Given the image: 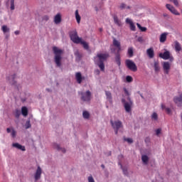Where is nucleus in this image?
I'll return each mask as SVG.
<instances>
[{
    "label": "nucleus",
    "mask_w": 182,
    "mask_h": 182,
    "mask_svg": "<svg viewBox=\"0 0 182 182\" xmlns=\"http://www.w3.org/2000/svg\"><path fill=\"white\" fill-rule=\"evenodd\" d=\"M129 28L132 32H136V26L134 25V23H131V24H129Z\"/></svg>",
    "instance_id": "nucleus-34"
},
{
    "label": "nucleus",
    "mask_w": 182,
    "mask_h": 182,
    "mask_svg": "<svg viewBox=\"0 0 182 182\" xmlns=\"http://www.w3.org/2000/svg\"><path fill=\"white\" fill-rule=\"evenodd\" d=\"M126 80L128 82V83H130L131 82H133V77L130 75H127L126 77Z\"/></svg>",
    "instance_id": "nucleus-37"
},
{
    "label": "nucleus",
    "mask_w": 182,
    "mask_h": 182,
    "mask_svg": "<svg viewBox=\"0 0 182 182\" xmlns=\"http://www.w3.org/2000/svg\"><path fill=\"white\" fill-rule=\"evenodd\" d=\"M105 95L109 103H112L113 98L112 97V92H110L109 91H105Z\"/></svg>",
    "instance_id": "nucleus-20"
},
{
    "label": "nucleus",
    "mask_w": 182,
    "mask_h": 182,
    "mask_svg": "<svg viewBox=\"0 0 182 182\" xmlns=\"http://www.w3.org/2000/svg\"><path fill=\"white\" fill-rule=\"evenodd\" d=\"M11 11H14L15 9V0H11Z\"/></svg>",
    "instance_id": "nucleus-36"
},
{
    "label": "nucleus",
    "mask_w": 182,
    "mask_h": 182,
    "mask_svg": "<svg viewBox=\"0 0 182 182\" xmlns=\"http://www.w3.org/2000/svg\"><path fill=\"white\" fill-rule=\"evenodd\" d=\"M161 109H163V110H166V109H167V107H166V105H161Z\"/></svg>",
    "instance_id": "nucleus-53"
},
{
    "label": "nucleus",
    "mask_w": 182,
    "mask_h": 182,
    "mask_svg": "<svg viewBox=\"0 0 182 182\" xmlns=\"http://www.w3.org/2000/svg\"><path fill=\"white\" fill-rule=\"evenodd\" d=\"M126 22L127 23H129V25H131L132 23H133V21H132V20H130V18H127L126 19Z\"/></svg>",
    "instance_id": "nucleus-48"
},
{
    "label": "nucleus",
    "mask_w": 182,
    "mask_h": 182,
    "mask_svg": "<svg viewBox=\"0 0 182 182\" xmlns=\"http://www.w3.org/2000/svg\"><path fill=\"white\" fill-rule=\"evenodd\" d=\"M146 54L149 59H153L154 58V50L153 48H148L146 50Z\"/></svg>",
    "instance_id": "nucleus-13"
},
{
    "label": "nucleus",
    "mask_w": 182,
    "mask_h": 182,
    "mask_svg": "<svg viewBox=\"0 0 182 182\" xmlns=\"http://www.w3.org/2000/svg\"><path fill=\"white\" fill-rule=\"evenodd\" d=\"M53 52L54 54V62L58 68H60V66H62V55H63V50L60 49L56 46H53Z\"/></svg>",
    "instance_id": "nucleus-2"
},
{
    "label": "nucleus",
    "mask_w": 182,
    "mask_h": 182,
    "mask_svg": "<svg viewBox=\"0 0 182 182\" xmlns=\"http://www.w3.org/2000/svg\"><path fill=\"white\" fill-rule=\"evenodd\" d=\"M151 118L154 119V120H157V119L159 118L158 115H157V113L154 112L152 114Z\"/></svg>",
    "instance_id": "nucleus-40"
},
{
    "label": "nucleus",
    "mask_w": 182,
    "mask_h": 182,
    "mask_svg": "<svg viewBox=\"0 0 182 182\" xmlns=\"http://www.w3.org/2000/svg\"><path fill=\"white\" fill-rule=\"evenodd\" d=\"M159 58L164 59V60H168L169 59L170 62H173V60H174V58L171 56V54H170V51L168 50L159 53Z\"/></svg>",
    "instance_id": "nucleus-7"
},
{
    "label": "nucleus",
    "mask_w": 182,
    "mask_h": 182,
    "mask_svg": "<svg viewBox=\"0 0 182 182\" xmlns=\"http://www.w3.org/2000/svg\"><path fill=\"white\" fill-rule=\"evenodd\" d=\"M154 68L155 72H159L160 70V65H159V61L154 62Z\"/></svg>",
    "instance_id": "nucleus-25"
},
{
    "label": "nucleus",
    "mask_w": 182,
    "mask_h": 182,
    "mask_svg": "<svg viewBox=\"0 0 182 182\" xmlns=\"http://www.w3.org/2000/svg\"><path fill=\"white\" fill-rule=\"evenodd\" d=\"M46 90H47L48 92H50L49 89H46Z\"/></svg>",
    "instance_id": "nucleus-62"
},
{
    "label": "nucleus",
    "mask_w": 182,
    "mask_h": 182,
    "mask_svg": "<svg viewBox=\"0 0 182 182\" xmlns=\"http://www.w3.org/2000/svg\"><path fill=\"white\" fill-rule=\"evenodd\" d=\"M166 8L173 14V15H180V13L177 11V10L174 8V6H171V4H167L166 5Z\"/></svg>",
    "instance_id": "nucleus-11"
},
{
    "label": "nucleus",
    "mask_w": 182,
    "mask_h": 182,
    "mask_svg": "<svg viewBox=\"0 0 182 182\" xmlns=\"http://www.w3.org/2000/svg\"><path fill=\"white\" fill-rule=\"evenodd\" d=\"M15 116L16 119H19V116H21V111L19 109H16Z\"/></svg>",
    "instance_id": "nucleus-38"
},
{
    "label": "nucleus",
    "mask_w": 182,
    "mask_h": 182,
    "mask_svg": "<svg viewBox=\"0 0 182 182\" xmlns=\"http://www.w3.org/2000/svg\"><path fill=\"white\" fill-rule=\"evenodd\" d=\"M43 21H49V16H44L43 18Z\"/></svg>",
    "instance_id": "nucleus-50"
},
{
    "label": "nucleus",
    "mask_w": 182,
    "mask_h": 182,
    "mask_svg": "<svg viewBox=\"0 0 182 182\" xmlns=\"http://www.w3.org/2000/svg\"><path fill=\"white\" fill-rule=\"evenodd\" d=\"M123 90H124L126 96H130V92H129V90H127V89L126 87H124Z\"/></svg>",
    "instance_id": "nucleus-42"
},
{
    "label": "nucleus",
    "mask_w": 182,
    "mask_h": 182,
    "mask_svg": "<svg viewBox=\"0 0 182 182\" xmlns=\"http://www.w3.org/2000/svg\"><path fill=\"white\" fill-rule=\"evenodd\" d=\"M171 68V64H170V63L168 62L163 63V69L166 75H168V73H170Z\"/></svg>",
    "instance_id": "nucleus-9"
},
{
    "label": "nucleus",
    "mask_w": 182,
    "mask_h": 182,
    "mask_svg": "<svg viewBox=\"0 0 182 182\" xmlns=\"http://www.w3.org/2000/svg\"><path fill=\"white\" fill-rule=\"evenodd\" d=\"M120 9H126V4L124 3H122L119 6Z\"/></svg>",
    "instance_id": "nucleus-44"
},
{
    "label": "nucleus",
    "mask_w": 182,
    "mask_h": 182,
    "mask_svg": "<svg viewBox=\"0 0 182 182\" xmlns=\"http://www.w3.org/2000/svg\"><path fill=\"white\" fill-rule=\"evenodd\" d=\"M173 100L178 107H182V94L179 96H175Z\"/></svg>",
    "instance_id": "nucleus-8"
},
{
    "label": "nucleus",
    "mask_w": 182,
    "mask_h": 182,
    "mask_svg": "<svg viewBox=\"0 0 182 182\" xmlns=\"http://www.w3.org/2000/svg\"><path fill=\"white\" fill-rule=\"evenodd\" d=\"M6 132H7V133H11V129H10V128H7V129H6Z\"/></svg>",
    "instance_id": "nucleus-55"
},
{
    "label": "nucleus",
    "mask_w": 182,
    "mask_h": 182,
    "mask_svg": "<svg viewBox=\"0 0 182 182\" xmlns=\"http://www.w3.org/2000/svg\"><path fill=\"white\" fill-rule=\"evenodd\" d=\"M170 2H173L175 6H178V0H169Z\"/></svg>",
    "instance_id": "nucleus-41"
},
{
    "label": "nucleus",
    "mask_w": 182,
    "mask_h": 182,
    "mask_svg": "<svg viewBox=\"0 0 182 182\" xmlns=\"http://www.w3.org/2000/svg\"><path fill=\"white\" fill-rule=\"evenodd\" d=\"M127 9H130V6H126Z\"/></svg>",
    "instance_id": "nucleus-59"
},
{
    "label": "nucleus",
    "mask_w": 182,
    "mask_h": 182,
    "mask_svg": "<svg viewBox=\"0 0 182 182\" xmlns=\"http://www.w3.org/2000/svg\"><path fill=\"white\" fill-rule=\"evenodd\" d=\"M138 42H143V37H139Z\"/></svg>",
    "instance_id": "nucleus-51"
},
{
    "label": "nucleus",
    "mask_w": 182,
    "mask_h": 182,
    "mask_svg": "<svg viewBox=\"0 0 182 182\" xmlns=\"http://www.w3.org/2000/svg\"><path fill=\"white\" fill-rule=\"evenodd\" d=\"M174 43H175V50L176 52H180V50H181V44H180V43H178V41H176Z\"/></svg>",
    "instance_id": "nucleus-22"
},
{
    "label": "nucleus",
    "mask_w": 182,
    "mask_h": 182,
    "mask_svg": "<svg viewBox=\"0 0 182 182\" xmlns=\"http://www.w3.org/2000/svg\"><path fill=\"white\" fill-rule=\"evenodd\" d=\"M114 23H116V25H117L118 26H122V21H120V20H119V18H117V16H114Z\"/></svg>",
    "instance_id": "nucleus-27"
},
{
    "label": "nucleus",
    "mask_w": 182,
    "mask_h": 182,
    "mask_svg": "<svg viewBox=\"0 0 182 182\" xmlns=\"http://www.w3.org/2000/svg\"><path fill=\"white\" fill-rule=\"evenodd\" d=\"M32 127V124H31V120H28L25 124V129L28 130V129H31Z\"/></svg>",
    "instance_id": "nucleus-32"
},
{
    "label": "nucleus",
    "mask_w": 182,
    "mask_h": 182,
    "mask_svg": "<svg viewBox=\"0 0 182 182\" xmlns=\"http://www.w3.org/2000/svg\"><path fill=\"white\" fill-rule=\"evenodd\" d=\"M21 114H23L24 117L28 116V108L26 107H22Z\"/></svg>",
    "instance_id": "nucleus-26"
},
{
    "label": "nucleus",
    "mask_w": 182,
    "mask_h": 182,
    "mask_svg": "<svg viewBox=\"0 0 182 182\" xmlns=\"http://www.w3.org/2000/svg\"><path fill=\"white\" fill-rule=\"evenodd\" d=\"M15 79H16V74H14L9 77V83H11V85H16V81H15Z\"/></svg>",
    "instance_id": "nucleus-17"
},
{
    "label": "nucleus",
    "mask_w": 182,
    "mask_h": 182,
    "mask_svg": "<svg viewBox=\"0 0 182 182\" xmlns=\"http://www.w3.org/2000/svg\"><path fill=\"white\" fill-rule=\"evenodd\" d=\"M6 38L8 39V38H9V35L6 36Z\"/></svg>",
    "instance_id": "nucleus-60"
},
{
    "label": "nucleus",
    "mask_w": 182,
    "mask_h": 182,
    "mask_svg": "<svg viewBox=\"0 0 182 182\" xmlns=\"http://www.w3.org/2000/svg\"><path fill=\"white\" fill-rule=\"evenodd\" d=\"M115 62L118 66H120L122 65V61L120 59V53H117L115 56Z\"/></svg>",
    "instance_id": "nucleus-21"
},
{
    "label": "nucleus",
    "mask_w": 182,
    "mask_h": 182,
    "mask_svg": "<svg viewBox=\"0 0 182 182\" xmlns=\"http://www.w3.org/2000/svg\"><path fill=\"white\" fill-rule=\"evenodd\" d=\"M113 45H114V46H115V48H117L118 53L120 52V50H122V47L120 46V43L116 38L113 39Z\"/></svg>",
    "instance_id": "nucleus-16"
},
{
    "label": "nucleus",
    "mask_w": 182,
    "mask_h": 182,
    "mask_svg": "<svg viewBox=\"0 0 182 182\" xmlns=\"http://www.w3.org/2000/svg\"><path fill=\"white\" fill-rule=\"evenodd\" d=\"M55 148L57 149V150H60L63 153H66V149H65L64 148H60V146H59L58 144L55 145Z\"/></svg>",
    "instance_id": "nucleus-35"
},
{
    "label": "nucleus",
    "mask_w": 182,
    "mask_h": 182,
    "mask_svg": "<svg viewBox=\"0 0 182 182\" xmlns=\"http://www.w3.org/2000/svg\"><path fill=\"white\" fill-rule=\"evenodd\" d=\"M167 35H168V33H164L161 34L159 37V42H161V43H164V42L167 41Z\"/></svg>",
    "instance_id": "nucleus-15"
},
{
    "label": "nucleus",
    "mask_w": 182,
    "mask_h": 182,
    "mask_svg": "<svg viewBox=\"0 0 182 182\" xmlns=\"http://www.w3.org/2000/svg\"><path fill=\"white\" fill-rule=\"evenodd\" d=\"M1 30L3 31L4 33H6V32H9V28L7 26H2Z\"/></svg>",
    "instance_id": "nucleus-33"
},
{
    "label": "nucleus",
    "mask_w": 182,
    "mask_h": 182,
    "mask_svg": "<svg viewBox=\"0 0 182 182\" xmlns=\"http://www.w3.org/2000/svg\"><path fill=\"white\" fill-rule=\"evenodd\" d=\"M75 79L77 80V82L80 85L82 83V81L83 80V77H82V73L78 72L75 73Z\"/></svg>",
    "instance_id": "nucleus-14"
},
{
    "label": "nucleus",
    "mask_w": 182,
    "mask_h": 182,
    "mask_svg": "<svg viewBox=\"0 0 182 182\" xmlns=\"http://www.w3.org/2000/svg\"><path fill=\"white\" fill-rule=\"evenodd\" d=\"M138 94L140 95V91H138Z\"/></svg>",
    "instance_id": "nucleus-63"
},
{
    "label": "nucleus",
    "mask_w": 182,
    "mask_h": 182,
    "mask_svg": "<svg viewBox=\"0 0 182 182\" xmlns=\"http://www.w3.org/2000/svg\"><path fill=\"white\" fill-rule=\"evenodd\" d=\"M124 141H127V143H129V144L133 143V139H131V138H125V139H124Z\"/></svg>",
    "instance_id": "nucleus-43"
},
{
    "label": "nucleus",
    "mask_w": 182,
    "mask_h": 182,
    "mask_svg": "<svg viewBox=\"0 0 182 182\" xmlns=\"http://www.w3.org/2000/svg\"><path fill=\"white\" fill-rule=\"evenodd\" d=\"M82 116L84 119H89L90 117V114L87 111H84L82 112Z\"/></svg>",
    "instance_id": "nucleus-31"
},
{
    "label": "nucleus",
    "mask_w": 182,
    "mask_h": 182,
    "mask_svg": "<svg viewBox=\"0 0 182 182\" xmlns=\"http://www.w3.org/2000/svg\"><path fill=\"white\" fill-rule=\"evenodd\" d=\"M125 65L131 72H137V65H136V63L133 60L130 59L126 60Z\"/></svg>",
    "instance_id": "nucleus-4"
},
{
    "label": "nucleus",
    "mask_w": 182,
    "mask_h": 182,
    "mask_svg": "<svg viewBox=\"0 0 182 182\" xmlns=\"http://www.w3.org/2000/svg\"><path fill=\"white\" fill-rule=\"evenodd\" d=\"M95 75H97V76H99V75H100V70L99 69H97L94 71Z\"/></svg>",
    "instance_id": "nucleus-45"
},
{
    "label": "nucleus",
    "mask_w": 182,
    "mask_h": 182,
    "mask_svg": "<svg viewBox=\"0 0 182 182\" xmlns=\"http://www.w3.org/2000/svg\"><path fill=\"white\" fill-rule=\"evenodd\" d=\"M13 147H16V149H18V150H21L22 151H25L26 150L25 149V146L19 144L18 143H14L12 144Z\"/></svg>",
    "instance_id": "nucleus-18"
},
{
    "label": "nucleus",
    "mask_w": 182,
    "mask_h": 182,
    "mask_svg": "<svg viewBox=\"0 0 182 182\" xmlns=\"http://www.w3.org/2000/svg\"><path fill=\"white\" fill-rule=\"evenodd\" d=\"M75 55L76 56V58H77V59L79 60L82 59V54H80L79 51L75 52Z\"/></svg>",
    "instance_id": "nucleus-39"
},
{
    "label": "nucleus",
    "mask_w": 182,
    "mask_h": 182,
    "mask_svg": "<svg viewBox=\"0 0 182 182\" xmlns=\"http://www.w3.org/2000/svg\"><path fill=\"white\" fill-rule=\"evenodd\" d=\"M140 96H141V99H144V97L143 96V95L140 94Z\"/></svg>",
    "instance_id": "nucleus-58"
},
{
    "label": "nucleus",
    "mask_w": 182,
    "mask_h": 182,
    "mask_svg": "<svg viewBox=\"0 0 182 182\" xmlns=\"http://www.w3.org/2000/svg\"><path fill=\"white\" fill-rule=\"evenodd\" d=\"M41 174H42V169L41 168V166H38L37 168L36 172L34 176L36 181H38V180L41 178Z\"/></svg>",
    "instance_id": "nucleus-12"
},
{
    "label": "nucleus",
    "mask_w": 182,
    "mask_h": 182,
    "mask_svg": "<svg viewBox=\"0 0 182 182\" xmlns=\"http://www.w3.org/2000/svg\"><path fill=\"white\" fill-rule=\"evenodd\" d=\"M107 156H112V151H109L108 153H107Z\"/></svg>",
    "instance_id": "nucleus-57"
},
{
    "label": "nucleus",
    "mask_w": 182,
    "mask_h": 182,
    "mask_svg": "<svg viewBox=\"0 0 182 182\" xmlns=\"http://www.w3.org/2000/svg\"><path fill=\"white\" fill-rule=\"evenodd\" d=\"M14 33H15V35H19L20 32H19V31H16L14 32Z\"/></svg>",
    "instance_id": "nucleus-54"
},
{
    "label": "nucleus",
    "mask_w": 182,
    "mask_h": 182,
    "mask_svg": "<svg viewBox=\"0 0 182 182\" xmlns=\"http://www.w3.org/2000/svg\"><path fill=\"white\" fill-rule=\"evenodd\" d=\"M122 103H124V107L127 112V113H130L132 112V104H129V102H125L126 100L124 99L122 100Z\"/></svg>",
    "instance_id": "nucleus-10"
},
{
    "label": "nucleus",
    "mask_w": 182,
    "mask_h": 182,
    "mask_svg": "<svg viewBox=\"0 0 182 182\" xmlns=\"http://www.w3.org/2000/svg\"><path fill=\"white\" fill-rule=\"evenodd\" d=\"M80 43L82 45L84 49H86L87 50L89 49V44L86 41H83L81 38Z\"/></svg>",
    "instance_id": "nucleus-24"
},
{
    "label": "nucleus",
    "mask_w": 182,
    "mask_h": 182,
    "mask_svg": "<svg viewBox=\"0 0 182 182\" xmlns=\"http://www.w3.org/2000/svg\"><path fill=\"white\" fill-rule=\"evenodd\" d=\"M101 167H102V168H105V165L101 166Z\"/></svg>",
    "instance_id": "nucleus-61"
},
{
    "label": "nucleus",
    "mask_w": 182,
    "mask_h": 182,
    "mask_svg": "<svg viewBox=\"0 0 182 182\" xmlns=\"http://www.w3.org/2000/svg\"><path fill=\"white\" fill-rule=\"evenodd\" d=\"M54 22L58 25V23H60L62 22V17L60 16V14H58L55 17H54Z\"/></svg>",
    "instance_id": "nucleus-19"
},
{
    "label": "nucleus",
    "mask_w": 182,
    "mask_h": 182,
    "mask_svg": "<svg viewBox=\"0 0 182 182\" xmlns=\"http://www.w3.org/2000/svg\"><path fill=\"white\" fill-rule=\"evenodd\" d=\"M127 53H128L129 58H133V55H134V49H133V47H129V48H128Z\"/></svg>",
    "instance_id": "nucleus-29"
},
{
    "label": "nucleus",
    "mask_w": 182,
    "mask_h": 182,
    "mask_svg": "<svg viewBox=\"0 0 182 182\" xmlns=\"http://www.w3.org/2000/svg\"><path fill=\"white\" fill-rule=\"evenodd\" d=\"M79 95L81 96V100L82 102H90L92 99V92L87 90L86 92H79Z\"/></svg>",
    "instance_id": "nucleus-6"
},
{
    "label": "nucleus",
    "mask_w": 182,
    "mask_h": 182,
    "mask_svg": "<svg viewBox=\"0 0 182 182\" xmlns=\"http://www.w3.org/2000/svg\"><path fill=\"white\" fill-rule=\"evenodd\" d=\"M141 160H142V163H144V164H145V165L149 164V156H147V155H142Z\"/></svg>",
    "instance_id": "nucleus-23"
},
{
    "label": "nucleus",
    "mask_w": 182,
    "mask_h": 182,
    "mask_svg": "<svg viewBox=\"0 0 182 182\" xmlns=\"http://www.w3.org/2000/svg\"><path fill=\"white\" fill-rule=\"evenodd\" d=\"M165 110L168 114H170L171 113V109L170 108H166Z\"/></svg>",
    "instance_id": "nucleus-49"
},
{
    "label": "nucleus",
    "mask_w": 182,
    "mask_h": 182,
    "mask_svg": "<svg viewBox=\"0 0 182 182\" xmlns=\"http://www.w3.org/2000/svg\"><path fill=\"white\" fill-rule=\"evenodd\" d=\"M136 26L141 31V32H146V31H147V28L141 26V25H140L139 23H136Z\"/></svg>",
    "instance_id": "nucleus-30"
},
{
    "label": "nucleus",
    "mask_w": 182,
    "mask_h": 182,
    "mask_svg": "<svg viewBox=\"0 0 182 182\" xmlns=\"http://www.w3.org/2000/svg\"><path fill=\"white\" fill-rule=\"evenodd\" d=\"M75 18H76L77 23H80L81 17H80V15H79V11L78 10L75 11Z\"/></svg>",
    "instance_id": "nucleus-28"
},
{
    "label": "nucleus",
    "mask_w": 182,
    "mask_h": 182,
    "mask_svg": "<svg viewBox=\"0 0 182 182\" xmlns=\"http://www.w3.org/2000/svg\"><path fill=\"white\" fill-rule=\"evenodd\" d=\"M127 100L130 102V103H131V105H132V100H131V99H130V96H128Z\"/></svg>",
    "instance_id": "nucleus-56"
},
{
    "label": "nucleus",
    "mask_w": 182,
    "mask_h": 182,
    "mask_svg": "<svg viewBox=\"0 0 182 182\" xmlns=\"http://www.w3.org/2000/svg\"><path fill=\"white\" fill-rule=\"evenodd\" d=\"M110 123L114 130L115 134H117L119 133V129L123 127V124L120 120H117L114 122H113V120H111Z\"/></svg>",
    "instance_id": "nucleus-5"
},
{
    "label": "nucleus",
    "mask_w": 182,
    "mask_h": 182,
    "mask_svg": "<svg viewBox=\"0 0 182 182\" xmlns=\"http://www.w3.org/2000/svg\"><path fill=\"white\" fill-rule=\"evenodd\" d=\"M11 136H12V137H15L16 136V131L15 129L12 130Z\"/></svg>",
    "instance_id": "nucleus-46"
},
{
    "label": "nucleus",
    "mask_w": 182,
    "mask_h": 182,
    "mask_svg": "<svg viewBox=\"0 0 182 182\" xmlns=\"http://www.w3.org/2000/svg\"><path fill=\"white\" fill-rule=\"evenodd\" d=\"M69 35L70 40L73 42V43H80V40L82 38H80L79 36H77V31H76V30L70 31Z\"/></svg>",
    "instance_id": "nucleus-3"
},
{
    "label": "nucleus",
    "mask_w": 182,
    "mask_h": 182,
    "mask_svg": "<svg viewBox=\"0 0 182 182\" xmlns=\"http://www.w3.org/2000/svg\"><path fill=\"white\" fill-rule=\"evenodd\" d=\"M122 171H123L124 174H127V169L122 168Z\"/></svg>",
    "instance_id": "nucleus-52"
},
{
    "label": "nucleus",
    "mask_w": 182,
    "mask_h": 182,
    "mask_svg": "<svg viewBox=\"0 0 182 182\" xmlns=\"http://www.w3.org/2000/svg\"><path fill=\"white\" fill-rule=\"evenodd\" d=\"M107 58H109V53H98L94 58L96 65L102 72H105V60H107Z\"/></svg>",
    "instance_id": "nucleus-1"
},
{
    "label": "nucleus",
    "mask_w": 182,
    "mask_h": 182,
    "mask_svg": "<svg viewBox=\"0 0 182 182\" xmlns=\"http://www.w3.org/2000/svg\"><path fill=\"white\" fill-rule=\"evenodd\" d=\"M160 133H161V129H157L156 130V136H159V134H160Z\"/></svg>",
    "instance_id": "nucleus-47"
}]
</instances>
